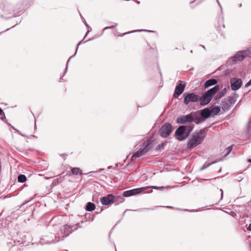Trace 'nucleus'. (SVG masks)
I'll use <instances>...</instances> for the list:
<instances>
[{"label": "nucleus", "mask_w": 251, "mask_h": 251, "mask_svg": "<svg viewBox=\"0 0 251 251\" xmlns=\"http://www.w3.org/2000/svg\"><path fill=\"white\" fill-rule=\"evenodd\" d=\"M79 224V223L74 225L67 224L61 227H59L57 225H52V227L56 230V233L53 234L50 233L49 235L43 236L41 238L40 243L42 245L48 244L62 241L69 236L73 231L76 230L78 229L77 226Z\"/></svg>", "instance_id": "1"}, {"label": "nucleus", "mask_w": 251, "mask_h": 251, "mask_svg": "<svg viewBox=\"0 0 251 251\" xmlns=\"http://www.w3.org/2000/svg\"><path fill=\"white\" fill-rule=\"evenodd\" d=\"M206 128L196 131L193 133L191 137L187 141V148L192 149L200 145L205 137Z\"/></svg>", "instance_id": "2"}, {"label": "nucleus", "mask_w": 251, "mask_h": 251, "mask_svg": "<svg viewBox=\"0 0 251 251\" xmlns=\"http://www.w3.org/2000/svg\"><path fill=\"white\" fill-rule=\"evenodd\" d=\"M0 8L2 9L4 14L9 15L6 18L19 16L22 11V7L14 9V5L7 0H0Z\"/></svg>", "instance_id": "3"}, {"label": "nucleus", "mask_w": 251, "mask_h": 251, "mask_svg": "<svg viewBox=\"0 0 251 251\" xmlns=\"http://www.w3.org/2000/svg\"><path fill=\"white\" fill-rule=\"evenodd\" d=\"M194 128V125L193 124L179 126L175 131V138L179 141L184 140L189 136Z\"/></svg>", "instance_id": "4"}, {"label": "nucleus", "mask_w": 251, "mask_h": 251, "mask_svg": "<svg viewBox=\"0 0 251 251\" xmlns=\"http://www.w3.org/2000/svg\"><path fill=\"white\" fill-rule=\"evenodd\" d=\"M219 86L217 85L204 92L202 95L201 97H200L199 101L200 105L205 106L208 104L212 100L213 96L215 95L219 90Z\"/></svg>", "instance_id": "5"}, {"label": "nucleus", "mask_w": 251, "mask_h": 251, "mask_svg": "<svg viewBox=\"0 0 251 251\" xmlns=\"http://www.w3.org/2000/svg\"><path fill=\"white\" fill-rule=\"evenodd\" d=\"M151 149V145L149 141H145L139 146V149L133 153L131 157V160H136L145 155Z\"/></svg>", "instance_id": "6"}, {"label": "nucleus", "mask_w": 251, "mask_h": 251, "mask_svg": "<svg viewBox=\"0 0 251 251\" xmlns=\"http://www.w3.org/2000/svg\"><path fill=\"white\" fill-rule=\"evenodd\" d=\"M238 97V94L234 92L231 96H228L226 99L222 100L221 105L223 110L225 112L228 111L235 103Z\"/></svg>", "instance_id": "7"}, {"label": "nucleus", "mask_w": 251, "mask_h": 251, "mask_svg": "<svg viewBox=\"0 0 251 251\" xmlns=\"http://www.w3.org/2000/svg\"><path fill=\"white\" fill-rule=\"evenodd\" d=\"M172 130V125L169 123H165L159 129V133L160 136L167 138L171 134Z\"/></svg>", "instance_id": "8"}, {"label": "nucleus", "mask_w": 251, "mask_h": 251, "mask_svg": "<svg viewBox=\"0 0 251 251\" xmlns=\"http://www.w3.org/2000/svg\"><path fill=\"white\" fill-rule=\"evenodd\" d=\"M193 115H196V112H191L189 114L180 115L177 117L176 122L179 124H185L186 123L191 124L194 121Z\"/></svg>", "instance_id": "9"}, {"label": "nucleus", "mask_w": 251, "mask_h": 251, "mask_svg": "<svg viewBox=\"0 0 251 251\" xmlns=\"http://www.w3.org/2000/svg\"><path fill=\"white\" fill-rule=\"evenodd\" d=\"M183 97V102L185 105H188L190 102H197L200 100V96L194 93H185Z\"/></svg>", "instance_id": "10"}, {"label": "nucleus", "mask_w": 251, "mask_h": 251, "mask_svg": "<svg viewBox=\"0 0 251 251\" xmlns=\"http://www.w3.org/2000/svg\"><path fill=\"white\" fill-rule=\"evenodd\" d=\"M147 187H143L125 191L123 193L122 195L125 197H128L138 194H141L144 193L145 191L147 190Z\"/></svg>", "instance_id": "11"}, {"label": "nucleus", "mask_w": 251, "mask_h": 251, "mask_svg": "<svg viewBox=\"0 0 251 251\" xmlns=\"http://www.w3.org/2000/svg\"><path fill=\"white\" fill-rule=\"evenodd\" d=\"M244 59V57L242 56L241 51H238L233 56L229 58L226 62L227 65L231 66L235 64L237 61H242Z\"/></svg>", "instance_id": "12"}, {"label": "nucleus", "mask_w": 251, "mask_h": 251, "mask_svg": "<svg viewBox=\"0 0 251 251\" xmlns=\"http://www.w3.org/2000/svg\"><path fill=\"white\" fill-rule=\"evenodd\" d=\"M115 197L113 194H108L100 199L101 204L104 205H111L114 202Z\"/></svg>", "instance_id": "13"}, {"label": "nucleus", "mask_w": 251, "mask_h": 251, "mask_svg": "<svg viewBox=\"0 0 251 251\" xmlns=\"http://www.w3.org/2000/svg\"><path fill=\"white\" fill-rule=\"evenodd\" d=\"M186 86V84L183 81H180V83L176 85L173 97L178 98L183 92Z\"/></svg>", "instance_id": "14"}, {"label": "nucleus", "mask_w": 251, "mask_h": 251, "mask_svg": "<svg viewBox=\"0 0 251 251\" xmlns=\"http://www.w3.org/2000/svg\"><path fill=\"white\" fill-rule=\"evenodd\" d=\"M230 84L232 90H237L242 86V79L241 78L233 77L230 80Z\"/></svg>", "instance_id": "15"}, {"label": "nucleus", "mask_w": 251, "mask_h": 251, "mask_svg": "<svg viewBox=\"0 0 251 251\" xmlns=\"http://www.w3.org/2000/svg\"><path fill=\"white\" fill-rule=\"evenodd\" d=\"M9 251H21L20 244H17L15 240H10L7 242Z\"/></svg>", "instance_id": "16"}, {"label": "nucleus", "mask_w": 251, "mask_h": 251, "mask_svg": "<svg viewBox=\"0 0 251 251\" xmlns=\"http://www.w3.org/2000/svg\"><path fill=\"white\" fill-rule=\"evenodd\" d=\"M201 116L205 120L208 119L211 115L210 112V107H207L202 109L200 113Z\"/></svg>", "instance_id": "17"}, {"label": "nucleus", "mask_w": 251, "mask_h": 251, "mask_svg": "<svg viewBox=\"0 0 251 251\" xmlns=\"http://www.w3.org/2000/svg\"><path fill=\"white\" fill-rule=\"evenodd\" d=\"M217 83V79H215V78H211V79H209L207 80H206L204 84V88H208L211 86H213V85H217L216 84Z\"/></svg>", "instance_id": "18"}, {"label": "nucleus", "mask_w": 251, "mask_h": 251, "mask_svg": "<svg viewBox=\"0 0 251 251\" xmlns=\"http://www.w3.org/2000/svg\"><path fill=\"white\" fill-rule=\"evenodd\" d=\"M81 42L80 41L79 42H78V43L76 45V50H75V54L73 55H72L68 59V60L67 61V64H66V68L65 69V72H64V74H63V75H62V77L60 78V81H64V79L63 78V77L65 75V74H66V72H67V69H68V64H69V62L70 61V60L72 58H73L76 54V52H77V50H78V46L79 45H80Z\"/></svg>", "instance_id": "19"}, {"label": "nucleus", "mask_w": 251, "mask_h": 251, "mask_svg": "<svg viewBox=\"0 0 251 251\" xmlns=\"http://www.w3.org/2000/svg\"><path fill=\"white\" fill-rule=\"evenodd\" d=\"M33 0H24L23 4L17 3L16 5L14 6V9H17L19 7L21 6L22 10L24 8V5H25V6H29L30 4L33 2Z\"/></svg>", "instance_id": "20"}, {"label": "nucleus", "mask_w": 251, "mask_h": 251, "mask_svg": "<svg viewBox=\"0 0 251 251\" xmlns=\"http://www.w3.org/2000/svg\"><path fill=\"white\" fill-rule=\"evenodd\" d=\"M96 208V205L94 203L91 202H88L87 203L85 207V209L87 211H93Z\"/></svg>", "instance_id": "21"}, {"label": "nucleus", "mask_w": 251, "mask_h": 251, "mask_svg": "<svg viewBox=\"0 0 251 251\" xmlns=\"http://www.w3.org/2000/svg\"><path fill=\"white\" fill-rule=\"evenodd\" d=\"M221 111L220 107L219 106H216L215 107H210V112L211 114L213 115H218Z\"/></svg>", "instance_id": "22"}, {"label": "nucleus", "mask_w": 251, "mask_h": 251, "mask_svg": "<svg viewBox=\"0 0 251 251\" xmlns=\"http://www.w3.org/2000/svg\"><path fill=\"white\" fill-rule=\"evenodd\" d=\"M193 122L196 124H199L205 121L201 116V117H196V115H193Z\"/></svg>", "instance_id": "23"}, {"label": "nucleus", "mask_w": 251, "mask_h": 251, "mask_svg": "<svg viewBox=\"0 0 251 251\" xmlns=\"http://www.w3.org/2000/svg\"><path fill=\"white\" fill-rule=\"evenodd\" d=\"M226 92V89L224 88L222 91H221L220 92H219L217 95L216 96L215 99L216 100H218L220 99L222 97H223Z\"/></svg>", "instance_id": "24"}, {"label": "nucleus", "mask_w": 251, "mask_h": 251, "mask_svg": "<svg viewBox=\"0 0 251 251\" xmlns=\"http://www.w3.org/2000/svg\"><path fill=\"white\" fill-rule=\"evenodd\" d=\"M240 51L242 56L244 57V59L247 57H250V55H251V51L249 49L241 50Z\"/></svg>", "instance_id": "25"}, {"label": "nucleus", "mask_w": 251, "mask_h": 251, "mask_svg": "<svg viewBox=\"0 0 251 251\" xmlns=\"http://www.w3.org/2000/svg\"><path fill=\"white\" fill-rule=\"evenodd\" d=\"M17 180L20 183H24L26 181L27 178L25 175L20 174L18 176Z\"/></svg>", "instance_id": "26"}, {"label": "nucleus", "mask_w": 251, "mask_h": 251, "mask_svg": "<svg viewBox=\"0 0 251 251\" xmlns=\"http://www.w3.org/2000/svg\"><path fill=\"white\" fill-rule=\"evenodd\" d=\"M171 186H146L147 188V190L149 189H154L156 190L158 189H167L168 188H170Z\"/></svg>", "instance_id": "27"}, {"label": "nucleus", "mask_w": 251, "mask_h": 251, "mask_svg": "<svg viewBox=\"0 0 251 251\" xmlns=\"http://www.w3.org/2000/svg\"><path fill=\"white\" fill-rule=\"evenodd\" d=\"M156 32L155 31L153 30H147V29H138L134 31H131L127 33H124L122 36L124 35H125L126 34H128L130 33L133 32Z\"/></svg>", "instance_id": "28"}, {"label": "nucleus", "mask_w": 251, "mask_h": 251, "mask_svg": "<svg viewBox=\"0 0 251 251\" xmlns=\"http://www.w3.org/2000/svg\"><path fill=\"white\" fill-rule=\"evenodd\" d=\"M218 161H213L212 162H210V163H207V162H205L204 163V164L202 165V166L201 167V170H203L204 169H205L206 168H207V167H208L209 166H210V165H211L212 164H213L214 163H217Z\"/></svg>", "instance_id": "29"}, {"label": "nucleus", "mask_w": 251, "mask_h": 251, "mask_svg": "<svg viewBox=\"0 0 251 251\" xmlns=\"http://www.w3.org/2000/svg\"><path fill=\"white\" fill-rule=\"evenodd\" d=\"M71 172L73 174L75 175H77L79 174H82V172L80 170V169L79 168H76H76H72L71 169Z\"/></svg>", "instance_id": "30"}, {"label": "nucleus", "mask_w": 251, "mask_h": 251, "mask_svg": "<svg viewBox=\"0 0 251 251\" xmlns=\"http://www.w3.org/2000/svg\"><path fill=\"white\" fill-rule=\"evenodd\" d=\"M94 218H95V216L93 215L92 216H91V215L90 214H85V218L86 219V221H90V220H92V221H93L94 219Z\"/></svg>", "instance_id": "31"}, {"label": "nucleus", "mask_w": 251, "mask_h": 251, "mask_svg": "<svg viewBox=\"0 0 251 251\" xmlns=\"http://www.w3.org/2000/svg\"><path fill=\"white\" fill-rule=\"evenodd\" d=\"M167 143V142H164V143H161V144H159V145H157V146L156 147V150L158 151V150H160V149H163V147H164L165 145H166Z\"/></svg>", "instance_id": "32"}, {"label": "nucleus", "mask_w": 251, "mask_h": 251, "mask_svg": "<svg viewBox=\"0 0 251 251\" xmlns=\"http://www.w3.org/2000/svg\"><path fill=\"white\" fill-rule=\"evenodd\" d=\"M118 25V24L117 23H115L114 25H111V26H106L105 27H104L103 29H102V33L101 34V35H102L104 31L105 30H107V29H112V28H114L115 27H116L117 25Z\"/></svg>", "instance_id": "33"}, {"label": "nucleus", "mask_w": 251, "mask_h": 251, "mask_svg": "<svg viewBox=\"0 0 251 251\" xmlns=\"http://www.w3.org/2000/svg\"><path fill=\"white\" fill-rule=\"evenodd\" d=\"M118 25V24L117 23H115L114 25H111V26H106L105 27H104L103 29H102V33L101 34V35H102L104 31L105 30H107V29H112V28H114L115 27H116L117 25Z\"/></svg>", "instance_id": "34"}, {"label": "nucleus", "mask_w": 251, "mask_h": 251, "mask_svg": "<svg viewBox=\"0 0 251 251\" xmlns=\"http://www.w3.org/2000/svg\"><path fill=\"white\" fill-rule=\"evenodd\" d=\"M226 212V213L229 214L230 215H231V216H232L234 218H235L237 215L233 211H231L230 213L227 212Z\"/></svg>", "instance_id": "35"}, {"label": "nucleus", "mask_w": 251, "mask_h": 251, "mask_svg": "<svg viewBox=\"0 0 251 251\" xmlns=\"http://www.w3.org/2000/svg\"><path fill=\"white\" fill-rule=\"evenodd\" d=\"M232 146H229V147H227L226 149V150L227 151L226 153L228 154L229 152H230L231 150H232Z\"/></svg>", "instance_id": "36"}, {"label": "nucleus", "mask_w": 251, "mask_h": 251, "mask_svg": "<svg viewBox=\"0 0 251 251\" xmlns=\"http://www.w3.org/2000/svg\"><path fill=\"white\" fill-rule=\"evenodd\" d=\"M104 170V169H100L98 171H92V172H90L89 173L90 174V173H97V172H101L102 171H103Z\"/></svg>", "instance_id": "37"}, {"label": "nucleus", "mask_w": 251, "mask_h": 251, "mask_svg": "<svg viewBox=\"0 0 251 251\" xmlns=\"http://www.w3.org/2000/svg\"><path fill=\"white\" fill-rule=\"evenodd\" d=\"M0 116H3V117L5 119L4 113L2 109L0 107Z\"/></svg>", "instance_id": "38"}, {"label": "nucleus", "mask_w": 251, "mask_h": 251, "mask_svg": "<svg viewBox=\"0 0 251 251\" xmlns=\"http://www.w3.org/2000/svg\"><path fill=\"white\" fill-rule=\"evenodd\" d=\"M251 85V79L245 84V87H248Z\"/></svg>", "instance_id": "39"}, {"label": "nucleus", "mask_w": 251, "mask_h": 251, "mask_svg": "<svg viewBox=\"0 0 251 251\" xmlns=\"http://www.w3.org/2000/svg\"><path fill=\"white\" fill-rule=\"evenodd\" d=\"M247 229L248 231H251V224H250L249 225H247Z\"/></svg>", "instance_id": "40"}, {"label": "nucleus", "mask_w": 251, "mask_h": 251, "mask_svg": "<svg viewBox=\"0 0 251 251\" xmlns=\"http://www.w3.org/2000/svg\"><path fill=\"white\" fill-rule=\"evenodd\" d=\"M82 21L84 23V24L88 28L89 27V26L88 25H87L86 22L85 21V20L84 19V18H82Z\"/></svg>", "instance_id": "41"}, {"label": "nucleus", "mask_w": 251, "mask_h": 251, "mask_svg": "<svg viewBox=\"0 0 251 251\" xmlns=\"http://www.w3.org/2000/svg\"><path fill=\"white\" fill-rule=\"evenodd\" d=\"M14 129L15 130H17V131L19 134H20L21 135H22L23 136L27 137V136H26L25 135L22 134L21 133V132L19 130H17V129H15V128H14Z\"/></svg>", "instance_id": "42"}, {"label": "nucleus", "mask_w": 251, "mask_h": 251, "mask_svg": "<svg viewBox=\"0 0 251 251\" xmlns=\"http://www.w3.org/2000/svg\"><path fill=\"white\" fill-rule=\"evenodd\" d=\"M220 191L221 192V200H222L223 198V190L222 189H220Z\"/></svg>", "instance_id": "43"}, {"label": "nucleus", "mask_w": 251, "mask_h": 251, "mask_svg": "<svg viewBox=\"0 0 251 251\" xmlns=\"http://www.w3.org/2000/svg\"><path fill=\"white\" fill-rule=\"evenodd\" d=\"M95 38V37H94V38H92L89 39L87 40V41H86L85 42H85H88V41H92V40H93V39H94Z\"/></svg>", "instance_id": "44"}, {"label": "nucleus", "mask_w": 251, "mask_h": 251, "mask_svg": "<svg viewBox=\"0 0 251 251\" xmlns=\"http://www.w3.org/2000/svg\"><path fill=\"white\" fill-rule=\"evenodd\" d=\"M240 103H241V101H240L236 105L235 107H238L240 106Z\"/></svg>", "instance_id": "45"}, {"label": "nucleus", "mask_w": 251, "mask_h": 251, "mask_svg": "<svg viewBox=\"0 0 251 251\" xmlns=\"http://www.w3.org/2000/svg\"><path fill=\"white\" fill-rule=\"evenodd\" d=\"M166 207L169 208H172V209H174L175 208L174 207L171 206H166Z\"/></svg>", "instance_id": "46"}, {"label": "nucleus", "mask_w": 251, "mask_h": 251, "mask_svg": "<svg viewBox=\"0 0 251 251\" xmlns=\"http://www.w3.org/2000/svg\"><path fill=\"white\" fill-rule=\"evenodd\" d=\"M28 202V201H24L22 204V205H25V203H26L27 202Z\"/></svg>", "instance_id": "47"}, {"label": "nucleus", "mask_w": 251, "mask_h": 251, "mask_svg": "<svg viewBox=\"0 0 251 251\" xmlns=\"http://www.w3.org/2000/svg\"><path fill=\"white\" fill-rule=\"evenodd\" d=\"M201 47L203 49H204V50H205V46H204V45H201Z\"/></svg>", "instance_id": "48"}, {"label": "nucleus", "mask_w": 251, "mask_h": 251, "mask_svg": "<svg viewBox=\"0 0 251 251\" xmlns=\"http://www.w3.org/2000/svg\"><path fill=\"white\" fill-rule=\"evenodd\" d=\"M36 120H35V127H34V129H35L36 128Z\"/></svg>", "instance_id": "49"}, {"label": "nucleus", "mask_w": 251, "mask_h": 251, "mask_svg": "<svg viewBox=\"0 0 251 251\" xmlns=\"http://www.w3.org/2000/svg\"><path fill=\"white\" fill-rule=\"evenodd\" d=\"M248 161L249 162L251 163V158L249 159H248Z\"/></svg>", "instance_id": "50"}, {"label": "nucleus", "mask_w": 251, "mask_h": 251, "mask_svg": "<svg viewBox=\"0 0 251 251\" xmlns=\"http://www.w3.org/2000/svg\"><path fill=\"white\" fill-rule=\"evenodd\" d=\"M90 30H88V31H87V33H86V34H85V35L84 37L86 36L87 34L89 32H90Z\"/></svg>", "instance_id": "51"}, {"label": "nucleus", "mask_w": 251, "mask_h": 251, "mask_svg": "<svg viewBox=\"0 0 251 251\" xmlns=\"http://www.w3.org/2000/svg\"><path fill=\"white\" fill-rule=\"evenodd\" d=\"M185 210H186V211H194V210H188V209H185Z\"/></svg>", "instance_id": "52"}, {"label": "nucleus", "mask_w": 251, "mask_h": 251, "mask_svg": "<svg viewBox=\"0 0 251 251\" xmlns=\"http://www.w3.org/2000/svg\"><path fill=\"white\" fill-rule=\"evenodd\" d=\"M248 203H249V205H251V201H249Z\"/></svg>", "instance_id": "53"}, {"label": "nucleus", "mask_w": 251, "mask_h": 251, "mask_svg": "<svg viewBox=\"0 0 251 251\" xmlns=\"http://www.w3.org/2000/svg\"><path fill=\"white\" fill-rule=\"evenodd\" d=\"M111 166H109V167H108L107 169H111Z\"/></svg>", "instance_id": "54"}, {"label": "nucleus", "mask_w": 251, "mask_h": 251, "mask_svg": "<svg viewBox=\"0 0 251 251\" xmlns=\"http://www.w3.org/2000/svg\"><path fill=\"white\" fill-rule=\"evenodd\" d=\"M64 155H65V154H60V156H64Z\"/></svg>", "instance_id": "55"}, {"label": "nucleus", "mask_w": 251, "mask_h": 251, "mask_svg": "<svg viewBox=\"0 0 251 251\" xmlns=\"http://www.w3.org/2000/svg\"><path fill=\"white\" fill-rule=\"evenodd\" d=\"M251 122V121H249V122H248V125H249Z\"/></svg>", "instance_id": "56"}, {"label": "nucleus", "mask_w": 251, "mask_h": 251, "mask_svg": "<svg viewBox=\"0 0 251 251\" xmlns=\"http://www.w3.org/2000/svg\"><path fill=\"white\" fill-rule=\"evenodd\" d=\"M136 2H137V3H140V2H139V1H138V0H136Z\"/></svg>", "instance_id": "57"}, {"label": "nucleus", "mask_w": 251, "mask_h": 251, "mask_svg": "<svg viewBox=\"0 0 251 251\" xmlns=\"http://www.w3.org/2000/svg\"><path fill=\"white\" fill-rule=\"evenodd\" d=\"M218 69H219V70H221V67H220Z\"/></svg>", "instance_id": "58"}, {"label": "nucleus", "mask_w": 251, "mask_h": 251, "mask_svg": "<svg viewBox=\"0 0 251 251\" xmlns=\"http://www.w3.org/2000/svg\"><path fill=\"white\" fill-rule=\"evenodd\" d=\"M193 2H194V1H191V2H190V3L191 4L192 3H193Z\"/></svg>", "instance_id": "59"}, {"label": "nucleus", "mask_w": 251, "mask_h": 251, "mask_svg": "<svg viewBox=\"0 0 251 251\" xmlns=\"http://www.w3.org/2000/svg\"><path fill=\"white\" fill-rule=\"evenodd\" d=\"M30 136L35 137V136L33 135H31Z\"/></svg>", "instance_id": "60"}, {"label": "nucleus", "mask_w": 251, "mask_h": 251, "mask_svg": "<svg viewBox=\"0 0 251 251\" xmlns=\"http://www.w3.org/2000/svg\"><path fill=\"white\" fill-rule=\"evenodd\" d=\"M0 118H1V119L2 120H3V117H0Z\"/></svg>", "instance_id": "61"}, {"label": "nucleus", "mask_w": 251, "mask_h": 251, "mask_svg": "<svg viewBox=\"0 0 251 251\" xmlns=\"http://www.w3.org/2000/svg\"><path fill=\"white\" fill-rule=\"evenodd\" d=\"M190 52H191V53H193V50H191L190 51Z\"/></svg>", "instance_id": "62"}, {"label": "nucleus", "mask_w": 251, "mask_h": 251, "mask_svg": "<svg viewBox=\"0 0 251 251\" xmlns=\"http://www.w3.org/2000/svg\"><path fill=\"white\" fill-rule=\"evenodd\" d=\"M221 170H222V168H221V169H220L219 171H220V172H221Z\"/></svg>", "instance_id": "63"}, {"label": "nucleus", "mask_w": 251, "mask_h": 251, "mask_svg": "<svg viewBox=\"0 0 251 251\" xmlns=\"http://www.w3.org/2000/svg\"><path fill=\"white\" fill-rule=\"evenodd\" d=\"M241 6H242V4H241V3H240V6L241 7Z\"/></svg>", "instance_id": "64"}]
</instances>
